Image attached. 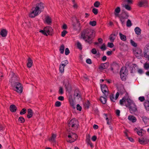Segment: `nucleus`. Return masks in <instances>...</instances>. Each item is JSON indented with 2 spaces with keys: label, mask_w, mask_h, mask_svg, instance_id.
<instances>
[{
  "label": "nucleus",
  "mask_w": 149,
  "mask_h": 149,
  "mask_svg": "<svg viewBox=\"0 0 149 149\" xmlns=\"http://www.w3.org/2000/svg\"><path fill=\"white\" fill-rule=\"evenodd\" d=\"M68 137L69 138L68 140L67 141V142H68L72 143L76 140V139L73 138L70 133L68 136Z\"/></svg>",
  "instance_id": "obj_21"
},
{
  "label": "nucleus",
  "mask_w": 149,
  "mask_h": 149,
  "mask_svg": "<svg viewBox=\"0 0 149 149\" xmlns=\"http://www.w3.org/2000/svg\"><path fill=\"white\" fill-rule=\"evenodd\" d=\"M102 92L104 94V96L107 97L108 95V89L106 84H100Z\"/></svg>",
  "instance_id": "obj_7"
},
{
  "label": "nucleus",
  "mask_w": 149,
  "mask_h": 149,
  "mask_svg": "<svg viewBox=\"0 0 149 149\" xmlns=\"http://www.w3.org/2000/svg\"><path fill=\"white\" fill-rule=\"evenodd\" d=\"M127 99H126L125 97H123L122 99L120 100V104L121 105H123V103L127 102Z\"/></svg>",
  "instance_id": "obj_35"
},
{
  "label": "nucleus",
  "mask_w": 149,
  "mask_h": 149,
  "mask_svg": "<svg viewBox=\"0 0 149 149\" xmlns=\"http://www.w3.org/2000/svg\"><path fill=\"white\" fill-rule=\"evenodd\" d=\"M129 17L128 13L124 10H123L118 17L119 18L122 24H123L125 21V19H127Z\"/></svg>",
  "instance_id": "obj_4"
},
{
  "label": "nucleus",
  "mask_w": 149,
  "mask_h": 149,
  "mask_svg": "<svg viewBox=\"0 0 149 149\" xmlns=\"http://www.w3.org/2000/svg\"><path fill=\"white\" fill-rule=\"evenodd\" d=\"M28 114L27 115V117L28 118H31L33 114V112L32 110L31 109H29L27 111Z\"/></svg>",
  "instance_id": "obj_16"
},
{
  "label": "nucleus",
  "mask_w": 149,
  "mask_h": 149,
  "mask_svg": "<svg viewBox=\"0 0 149 149\" xmlns=\"http://www.w3.org/2000/svg\"><path fill=\"white\" fill-rule=\"evenodd\" d=\"M80 91L78 89H76L74 92V98L75 99V98L77 97V98L78 99H79L80 98L81 99V95L80 93Z\"/></svg>",
  "instance_id": "obj_9"
},
{
  "label": "nucleus",
  "mask_w": 149,
  "mask_h": 149,
  "mask_svg": "<svg viewBox=\"0 0 149 149\" xmlns=\"http://www.w3.org/2000/svg\"><path fill=\"white\" fill-rule=\"evenodd\" d=\"M124 6L126 9L128 10H130L132 9L131 7L128 5H125Z\"/></svg>",
  "instance_id": "obj_51"
},
{
  "label": "nucleus",
  "mask_w": 149,
  "mask_h": 149,
  "mask_svg": "<svg viewBox=\"0 0 149 149\" xmlns=\"http://www.w3.org/2000/svg\"><path fill=\"white\" fill-rule=\"evenodd\" d=\"M69 101L70 106H71L72 108L74 109H75V104L73 100L72 99H70Z\"/></svg>",
  "instance_id": "obj_31"
},
{
  "label": "nucleus",
  "mask_w": 149,
  "mask_h": 149,
  "mask_svg": "<svg viewBox=\"0 0 149 149\" xmlns=\"http://www.w3.org/2000/svg\"><path fill=\"white\" fill-rule=\"evenodd\" d=\"M142 118L143 121L144 122L145 124H146L149 121V119L146 116H143L142 117Z\"/></svg>",
  "instance_id": "obj_30"
},
{
  "label": "nucleus",
  "mask_w": 149,
  "mask_h": 149,
  "mask_svg": "<svg viewBox=\"0 0 149 149\" xmlns=\"http://www.w3.org/2000/svg\"><path fill=\"white\" fill-rule=\"evenodd\" d=\"M146 53L149 54V43L147 44L144 48V50L143 52V54H145Z\"/></svg>",
  "instance_id": "obj_23"
},
{
  "label": "nucleus",
  "mask_w": 149,
  "mask_h": 149,
  "mask_svg": "<svg viewBox=\"0 0 149 149\" xmlns=\"http://www.w3.org/2000/svg\"><path fill=\"white\" fill-rule=\"evenodd\" d=\"M88 37V38H87V40H91V42H92V39H91V38H93V34H89V35H88V36H86V37Z\"/></svg>",
  "instance_id": "obj_46"
},
{
  "label": "nucleus",
  "mask_w": 149,
  "mask_h": 149,
  "mask_svg": "<svg viewBox=\"0 0 149 149\" xmlns=\"http://www.w3.org/2000/svg\"><path fill=\"white\" fill-rule=\"evenodd\" d=\"M8 31L6 29H3L1 30L0 34L3 37H6Z\"/></svg>",
  "instance_id": "obj_19"
},
{
  "label": "nucleus",
  "mask_w": 149,
  "mask_h": 149,
  "mask_svg": "<svg viewBox=\"0 0 149 149\" xmlns=\"http://www.w3.org/2000/svg\"><path fill=\"white\" fill-rule=\"evenodd\" d=\"M70 53V51L69 49L67 48L65 49V54L66 55H67L69 54Z\"/></svg>",
  "instance_id": "obj_58"
},
{
  "label": "nucleus",
  "mask_w": 149,
  "mask_h": 149,
  "mask_svg": "<svg viewBox=\"0 0 149 149\" xmlns=\"http://www.w3.org/2000/svg\"><path fill=\"white\" fill-rule=\"evenodd\" d=\"M119 35L120 36V39L124 41L126 40V36L125 35L121 33H119Z\"/></svg>",
  "instance_id": "obj_34"
},
{
  "label": "nucleus",
  "mask_w": 149,
  "mask_h": 149,
  "mask_svg": "<svg viewBox=\"0 0 149 149\" xmlns=\"http://www.w3.org/2000/svg\"><path fill=\"white\" fill-rule=\"evenodd\" d=\"M132 25V24L131 20L130 19H128L126 25L127 27H130Z\"/></svg>",
  "instance_id": "obj_45"
},
{
  "label": "nucleus",
  "mask_w": 149,
  "mask_h": 149,
  "mask_svg": "<svg viewBox=\"0 0 149 149\" xmlns=\"http://www.w3.org/2000/svg\"><path fill=\"white\" fill-rule=\"evenodd\" d=\"M138 6L139 7L148 6V2L146 0H142L138 3Z\"/></svg>",
  "instance_id": "obj_14"
},
{
  "label": "nucleus",
  "mask_w": 149,
  "mask_h": 149,
  "mask_svg": "<svg viewBox=\"0 0 149 149\" xmlns=\"http://www.w3.org/2000/svg\"><path fill=\"white\" fill-rule=\"evenodd\" d=\"M18 121L21 123H23L25 122V120L23 117L21 116L19 118Z\"/></svg>",
  "instance_id": "obj_36"
},
{
  "label": "nucleus",
  "mask_w": 149,
  "mask_h": 149,
  "mask_svg": "<svg viewBox=\"0 0 149 149\" xmlns=\"http://www.w3.org/2000/svg\"><path fill=\"white\" fill-rule=\"evenodd\" d=\"M77 110L81 111L82 109L81 107L79 104H77Z\"/></svg>",
  "instance_id": "obj_59"
},
{
  "label": "nucleus",
  "mask_w": 149,
  "mask_h": 149,
  "mask_svg": "<svg viewBox=\"0 0 149 149\" xmlns=\"http://www.w3.org/2000/svg\"><path fill=\"white\" fill-rule=\"evenodd\" d=\"M89 24L92 26H95L96 25V22L95 21H90Z\"/></svg>",
  "instance_id": "obj_47"
},
{
  "label": "nucleus",
  "mask_w": 149,
  "mask_h": 149,
  "mask_svg": "<svg viewBox=\"0 0 149 149\" xmlns=\"http://www.w3.org/2000/svg\"><path fill=\"white\" fill-rule=\"evenodd\" d=\"M36 7H33L31 9V11L29 14V17L31 18L34 17L38 15L40 12V11L44 8V3L42 2L37 3Z\"/></svg>",
  "instance_id": "obj_1"
},
{
  "label": "nucleus",
  "mask_w": 149,
  "mask_h": 149,
  "mask_svg": "<svg viewBox=\"0 0 149 149\" xmlns=\"http://www.w3.org/2000/svg\"><path fill=\"white\" fill-rule=\"evenodd\" d=\"M138 142L141 145H145L148 143V139L144 137L138 139Z\"/></svg>",
  "instance_id": "obj_10"
},
{
  "label": "nucleus",
  "mask_w": 149,
  "mask_h": 149,
  "mask_svg": "<svg viewBox=\"0 0 149 149\" xmlns=\"http://www.w3.org/2000/svg\"><path fill=\"white\" fill-rule=\"evenodd\" d=\"M78 123V121L75 119H72L69 122L68 126L69 127H72L77 126V124Z\"/></svg>",
  "instance_id": "obj_8"
},
{
  "label": "nucleus",
  "mask_w": 149,
  "mask_h": 149,
  "mask_svg": "<svg viewBox=\"0 0 149 149\" xmlns=\"http://www.w3.org/2000/svg\"><path fill=\"white\" fill-rule=\"evenodd\" d=\"M134 54L136 57H139L142 54V51L140 49H137L134 51Z\"/></svg>",
  "instance_id": "obj_15"
},
{
  "label": "nucleus",
  "mask_w": 149,
  "mask_h": 149,
  "mask_svg": "<svg viewBox=\"0 0 149 149\" xmlns=\"http://www.w3.org/2000/svg\"><path fill=\"white\" fill-rule=\"evenodd\" d=\"M128 119L133 123L135 122L136 120V118L133 116H129L128 117Z\"/></svg>",
  "instance_id": "obj_25"
},
{
  "label": "nucleus",
  "mask_w": 149,
  "mask_h": 149,
  "mask_svg": "<svg viewBox=\"0 0 149 149\" xmlns=\"http://www.w3.org/2000/svg\"><path fill=\"white\" fill-rule=\"evenodd\" d=\"M86 141L87 143L90 142L91 141L90 140V134H88L86 136Z\"/></svg>",
  "instance_id": "obj_49"
},
{
  "label": "nucleus",
  "mask_w": 149,
  "mask_h": 149,
  "mask_svg": "<svg viewBox=\"0 0 149 149\" xmlns=\"http://www.w3.org/2000/svg\"><path fill=\"white\" fill-rule=\"evenodd\" d=\"M45 30L43 29V30H40L39 31L40 32L42 33L43 35L46 36H47V33L45 32Z\"/></svg>",
  "instance_id": "obj_57"
},
{
  "label": "nucleus",
  "mask_w": 149,
  "mask_h": 149,
  "mask_svg": "<svg viewBox=\"0 0 149 149\" xmlns=\"http://www.w3.org/2000/svg\"><path fill=\"white\" fill-rule=\"evenodd\" d=\"M64 68L62 65L60 64L59 67V70L60 72L62 73L64 72Z\"/></svg>",
  "instance_id": "obj_43"
},
{
  "label": "nucleus",
  "mask_w": 149,
  "mask_h": 149,
  "mask_svg": "<svg viewBox=\"0 0 149 149\" xmlns=\"http://www.w3.org/2000/svg\"><path fill=\"white\" fill-rule=\"evenodd\" d=\"M92 12L95 15H96L98 13V10L97 9L93 8L92 9Z\"/></svg>",
  "instance_id": "obj_50"
},
{
  "label": "nucleus",
  "mask_w": 149,
  "mask_h": 149,
  "mask_svg": "<svg viewBox=\"0 0 149 149\" xmlns=\"http://www.w3.org/2000/svg\"><path fill=\"white\" fill-rule=\"evenodd\" d=\"M58 93L60 95H62L64 93L63 88L62 87H60L59 88Z\"/></svg>",
  "instance_id": "obj_40"
},
{
  "label": "nucleus",
  "mask_w": 149,
  "mask_h": 149,
  "mask_svg": "<svg viewBox=\"0 0 149 149\" xmlns=\"http://www.w3.org/2000/svg\"><path fill=\"white\" fill-rule=\"evenodd\" d=\"M45 32L47 33L49 35H52L53 31V29L52 28L49 26H46L44 28Z\"/></svg>",
  "instance_id": "obj_12"
},
{
  "label": "nucleus",
  "mask_w": 149,
  "mask_h": 149,
  "mask_svg": "<svg viewBox=\"0 0 149 149\" xmlns=\"http://www.w3.org/2000/svg\"><path fill=\"white\" fill-rule=\"evenodd\" d=\"M134 31L136 34L139 35L141 34V30L139 27H136L134 29Z\"/></svg>",
  "instance_id": "obj_26"
},
{
  "label": "nucleus",
  "mask_w": 149,
  "mask_h": 149,
  "mask_svg": "<svg viewBox=\"0 0 149 149\" xmlns=\"http://www.w3.org/2000/svg\"><path fill=\"white\" fill-rule=\"evenodd\" d=\"M144 105L146 110L149 111V101H147L145 102Z\"/></svg>",
  "instance_id": "obj_29"
},
{
  "label": "nucleus",
  "mask_w": 149,
  "mask_h": 149,
  "mask_svg": "<svg viewBox=\"0 0 149 149\" xmlns=\"http://www.w3.org/2000/svg\"><path fill=\"white\" fill-rule=\"evenodd\" d=\"M61 103L59 101H56L55 103V106L56 107H59L60 106Z\"/></svg>",
  "instance_id": "obj_52"
},
{
  "label": "nucleus",
  "mask_w": 149,
  "mask_h": 149,
  "mask_svg": "<svg viewBox=\"0 0 149 149\" xmlns=\"http://www.w3.org/2000/svg\"><path fill=\"white\" fill-rule=\"evenodd\" d=\"M100 5V3L99 1H96L94 3V6L95 7L97 8Z\"/></svg>",
  "instance_id": "obj_41"
},
{
  "label": "nucleus",
  "mask_w": 149,
  "mask_h": 149,
  "mask_svg": "<svg viewBox=\"0 0 149 149\" xmlns=\"http://www.w3.org/2000/svg\"><path fill=\"white\" fill-rule=\"evenodd\" d=\"M95 31L92 29L87 28L84 30L81 33V37L86 42L91 44L92 43L91 40H88L86 39V36H87L90 34H93L95 33Z\"/></svg>",
  "instance_id": "obj_2"
},
{
  "label": "nucleus",
  "mask_w": 149,
  "mask_h": 149,
  "mask_svg": "<svg viewBox=\"0 0 149 149\" xmlns=\"http://www.w3.org/2000/svg\"><path fill=\"white\" fill-rule=\"evenodd\" d=\"M26 112V110L25 108L22 109V110L20 112V114L21 115H23L25 114Z\"/></svg>",
  "instance_id": "obj_44"
},
{
  "label": "nucleus",
  "mask_w": 149,
  "mask_h": 149,
  "mask_svg": "<svg viewBox=\"0 0 149 149\" xmlns=\"http://www.w3.org/2000/svg\"><path fill=\"white\" fill-rule=\"evenodd\" d=\"M134 131H135L138 134L141 136H143V134H144V132H142L139 130L137 128H135L134 129Z\"/></svg>",
  "instance_id": "obj_27"
},
{
  "label": "nucleus",
  "mask_w": 149,
  "mask_h": 149,
  "mask_svg": "<svg viewBox=\"0 0 149 149\" xmlns=\"http://www.w3.org/2000/svg\"><path fill=\"white\" fill-rule=\"evenodd\" d=\"M144 68L146 69L149 68V63H145L144 64Z\"/></svg>",
  "instance_id": "obj_61"
},
{
  "label": "nucleus",
  "mask_w": 149,
  "mask_h": 149,
  "mask_svg": "<svg viewBox=\"0 0 149 149\" xmlns=\"http://www.w3.org/2000/svg\"><path fill=\"white\" fill-rule=\"evenodd\" d=\"M128 70L126 67H122L120 71V77L122 81H125L126 79L127 74H128Z\"/></svg>",
  "instance_id": "obj_5"
},
{
  "label": "nucleus",
  "mask_w": 149,
  "mask_h": 149,
  "mask_svg": "<svg viewBox=\"0 0 149 149\" xmlns=\"http://www.w3.org/2000/svg\"><path fill=\"white\" fill-rule=\"evenodd\" d=\"M139 100L141 102H143L145 100V97L143 96L142 97H140L139 98Z\"/></svg>",
  "instance_id": "obj_62"
},
{
  "label": "nucleus",
  "mask_w": 149,
  "mask_h": 149,
  "mask_svg": "<svg viewBox=\"0 0 149 149\" xmlns=\"http://www.w3.org/2000/svg\"><path fill=\"white\" fill-rule=\"evenodd\" d=\"M100 49H102L103 50H105L106 49V48L105 45L104 43L100 47Z\"/></svg>",
  "instance_id": "obj_56"
},
{
  "label": "nucleus",
  "mask_w": 149,
  "mask_h": 149,
  "mask_svg": "<svg viewBox=\"0 0 149 149\" xmlns=\"http://www.w3.org/2000/svg\"><path fill=\"white\" fill-rule=\"evenodd\" d=\"M65 49V46L63 44H62L60 47L59 51L61 54H63L64 52Z\"/></svg>",
  "instance_id": "obj_32"
},
{
  "label": "nucleus",
  "mask_w": 149,
  "mask_h": 149,
  "mask_svg": "<svg viewBox=\"0 0 149 149\" xmlns=\"http://www.w3.org/2000/svg\"><path fill=\"white\" fill-rule=\"evenodd\" d=\"M45 21L48 24H50L52 22V21L50 17L47 16L45 17Z\"/></svg>",
  "instance_id": "obj_24"
},
{
  "label": "nucleus",
  "mask_w": 149,
  "mask_h": 149,
  "mask_svg": "<svg viewBox=\"0 0 149 149\" xmlns=\"http://www.w3.org/2000/svg\"><path fill=\"white\" fill-rule=\"evenodd\" d=\"M109 38L112 42H113L115 39V38L113 37L112 34H111L110 35Z\"/></svg>",
  "instance_id": "obj_55"
},
{
  "label": "nucleus",
  "mask_w": 149,
  "mask_h": 149,
  "mask_svg": "<svg viewBox=\"0 0 149 149\" xmlns=\"http://www.w3.org/2000/svg\"><path fill=\"white\" fill-rule=\"evenodd\" d=\"M130 42L132 45L133 46L136 47L137 46V44L132 40H130Z\"/></svg>",
  "instance_id": "obj_48"
},
{
  "label": "nucleus",
  "mask_w": 149,
  "mask_h": 149,
  "mask_svg": "<svg viewBox=\"0 0 149 149\" xmlns=\"http://www.w3.org/2000/svg\"><path fill=\"white\" fill-rule=\"evenodd\" d=\"M127 102L125 106L129 108L131 113H132L137 111L136 106L132 101L130 99H127Z\"/></svg>",
  "instance_id": "obj_3"
},
{
  "label": "nucleus",
  "mask_w": 149,
  "mask_h": 149,
  "mask_svg": "<svg viewBox=\"0 0 149 149\" xmlns=\"http://www.w3.org/2000/svg\"><path fill=\"white\" fill-rule=\"evenodd\" d=\"M118 91L120 95H123L125 92V90L123 88H120Z\"/></svg>",
  "instance_id": "obj_37"
},
{
  "label": "nucleus",
  "mask_w": 149,
  "mask_h": 149,
  "mask_svg": "<svg viewBox=\"0 0 149 149\" xmlns=\"http://www.w3.org/2000/svg\"><path fill=\"white\" fill-rule=\"evenodd\" d=\"M66 90L67 91L70 90L71 91L72 90V88L71 85L69 83H68V84H66L65 85Z\"/></svg>",
  "instance_id": "obj_28"
},
{
  "label": "nucleus",
  "mask_w": 149,
  "mask_h": 149,
  "mask_svg": "<svg viewBox=\"0 0 149 149\" xmlns=\"http://www.w3.org/2000/svg\"><path fill=\"white\" fill-rule=\"evenodd\" d=\"M97 51L95 49L93 48L91 50V52L93 54H95L97 53Z\"/></svg>",
  "instance_id": "obj_63"
},
{
  "label": "nucleus",
  "mask_w": 149,
  "mask_h": 149,
  "mask_svg": "<svg viewBox=\"0 0 149 149\" xmlns=\"http://www.w3.org/2000/svg\"><path fill=\"white\" fill-rule=\"evenodd\" d=\"M119 68V65L116 62H113L111 65V70L113 71L114 70H117Z\"/></svg>",
  "instance_id": "obj_11"
},
{
  "label": "nucleus",
  "mask_w": 149,
  "mask_h": 149,
  "mask_svg": "<svg viewBox=\"0 0 149 149\" xmlns=\"http://www.w3.org/2000/svg\"><path fill=\"white\" fill-rule=\"evenodd\" d=\"M56 135L53 133L50 138L49 139V140L50 141H51L53 143H55L56 142Z\"/></svg>",
  "instance_id": "obj_18"
},
{
  "label": "nucleus",
  "mask_w": 149,
  "mask_h": 149,
  "mask_svg": "<svg viewBox=\"0 0 149 149\" xmlns=\"http://www.w3.org/2000/svg\"><path fill=\"white\" fill-rule=\"evenodd\" d=\"M120 11V8L119 7H117L115 10L114 14L116 17H118L119 15V13Z\"/></svg>",
  "instance_id": "obj_17"
},
{
  "label": "nucleus",
  "mask_w": 149,
  "mask_h": 149,
  "mask_svg": "<svg viewBox=\"0 0 149 149\" xmlns=\"http://www.w3.org/2000/svg\"><path fill=\"white\" fill-rule=\"evenodd\" d=\"M77 47L80 50L82 49V45L79 42H78L77 43Z\"/></svg>",
  "instance_id": "obj_42"
},
{
  "label": "nucleus",
  "mask_w": 149,
  "mask_h": 149,
  "mask_svg": "<svg viewBox=\"0 0 149 149\" xmlns=\"http://www.w3.org/2000/svg\"><path fill=\"white\" fill-rule=\"evenodd\" d=\"M144 57L148 59V60H149V54L146 53V54H143Z\"/></svg>",
  "instance_id": "obj_64"
},
{
  "label": "nucleus",
  "mask_w": 149,
  "mask_h": 149,
  "mask_svg": "<svg viewBox=\"0 0 149 149\" xmlns=\"http://www.w3.org/2000/svg\"><path fill=\"white\" fill-rule=\"evenodd\" d=\"M107 46L110 48H112L113 47L114 45L112 43L109 42L107 44Z\"/></svg>",
  "instance_id": "obj_60"
},
{
  "label": "nucleus",
  "mask_w": 149,
  "mask_h": 149,
  "mask_svg": "<svg viewBox=\"0 0 149 149\" xmlns=\"http://www.w3.org/2000/svg\"><path fill=\"white\" fill-rule=\"evenodd\" d=\"M109 65V62H106L104 63L101 64L99 67V69L100 70H103L107 69Z\"/></svg>",
  "instance_id": "obj_13"
},
{
  "label": "nucleus",
  "mask_w": 149,
  "mask_h": 149,
  "mask_svg": "<svg viewBox=\"0 0 149 149\" xmlns=\"http://www.w3.org/2000/svg\"><path fill=\"white\" fill-rule=\"evenodd\" d=\"M28 62L27 64V66L29 68L31 67L33 65V61L31 58H29L28 59Z\"/></svg>",
  "instance_id": "obj_22"
},
{
  "label": "nucleus",
  "mask_w": 149,
  "mask_h": 149,
  "mask_svg": "<svg viewBox=\"0 0 149 149\" xmlns=\"http://www.w3.org/2000/svg\"><path fill=\"white\" fill-rule=\"evenodd\" d=\"M101 102L103 104H104L106 102V98L104 97H101L100 99Z\"/></svg>",
  "instance_id": "obj_33"
},
{
  "label": "nucleus",
  "mask_w": 149,
  "mask_h": 149,
  "mask_svg": "<svg viewBox=\"0 0 149 149\" xmlns=\"http://www.w3.org/2000/svg\"><path fill=\"white\" fill-rule=\"evenodd\" d=\"M68 63V61L67 60H66L65 61H62V63H61L60 64L62 65L63 66V67H65V66Z\"/></svg>",
  "instance_id": "obj_38"
},
{
  "label": "nucleus",
  "mask_w": 149,
  "mask_h": 149,
  "mask_svg": "<svg viewBox=\"0 0 149 149\" xmlns=\"http://www.w3.org/2000/svg\"><path fill=\"white\" fill-rule=\"evenodd\" d=\"M90 104V103L88 100L84 104V105L86 108L87 109H88L89 107V105Z\"/></svg>",
  "instance_id": "obj_39"
},
{
  "label": "nucleus",
  "mask_w": 149,
  "mask_h": 149,
  "mask_svg": "<svg viewBox=\"0 0 149 149\" xmlns=\"http://www.w3.org/2000/svg\"><path fill=\"white\" fill-rule=\"evenodd\" d=\"M10 110L12 112H16L17 110V107L14 104H12L10 106Z\"/></svg>",
  "instance_id": "obj_20"
},
{
  "label": "nucleus",
  "mask_w": 149,
  "mask_h": 149,
  "mask_svg": "<svg viewBox=\"0 0 149 149\" xmlns=\"http://www.w3.org/2000/svg\"><path fill=\"white\" fill-rule=\"evenodd\" d=\"M71 135L72 137L73 138H74V139H76V140L77 139V134L74 133H71Z\"/></svg>",
  "instance_id": "obj_53"
},
{
  "label": "nucleus",
  "mask_w": 149,
  "mask_h": 149,
  "mask_svg": "<svg viewBox=\"0 0 149 149\" xmlns=\"http://www.w3.org/2000/svg\"><path fill=\"white\" fill-rule=\"evenodd\" d=\"M68 33V31L66 30H63L62 32H61V36L62 37H64L65 35L67 33Z\"/></svg>",
  "instance_id": "obj_54"
},
{
  "label": "nucleus",
  "mask_w": 149,
  "mask_h": 149,
  "mask_svg": "<svg viewBox=\"0 0 149 149\" xmlns=\"http://www.w3.org/2000/svg\"><path fill=\"white\" fill-rule=\"evenodd\" d=\"M13 90L18 93H21L23 91V86L19 82H16L13 87Z\"/></svg>",
  "instance_id": "obj_6"
}]
</instances>
